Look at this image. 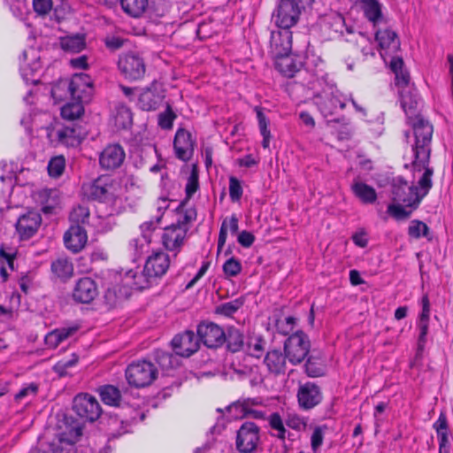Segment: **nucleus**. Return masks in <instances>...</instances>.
Returning <instances> with one entry per match:
<instances>
[{
    "mask_svg": "<svg viewBox=\"0 0 453 453\" xmlns=\"http://www.w3.org/2000/svg\"><path fill=\"white\" fill-rule=\"evenodd\" d=\"M422 176L418 180V187L409 184L402 177H396L392 184V196L395 203L406 207L417 209L421 200L428 194L432 188V176L434 171L430 167L422 168Z\"/></svg>",
    "mask_w": 453,
    "mask_h": 453,
    "instance_id": "obj_1",
    "label": "nucleus"
},
{
    "mask_svg": "<svg viewBox=\"0 0 453 453\" xmlns=\"http://www.w3.org/2000/svg\"><path fill=\"white\" fill-rule=\"evenodd\" d=\"M409 119L414 135V143L412 144L414 153L413 168L415 171H422V168L429 167L434 127L432 124L418 115L414 119L409 117Z\"/></svg>",
    "mask_w": 453,
    "mask_h": 453,
    "instance_id": "obj_2",
    "label": "nucleus"
},
{
    "mask_svg": "<svg viewBox=\"0 0 453 453\" xmlns=\"http://www.w3.org/2000/svg\"><path fill=\"white\" fill-rule=\"evenodd\" d=\"M170 265L169 256L163 251L153 252L146 260L142 274L132 271L127 273V278H133V285L136 288H144L151 278L164 275Z\"/></svg>",
    "mask_w": 453,
    "mask_h": 453,
    "instance_id": "obj_3",
    "label": "nucleus"
},
{
    "mask_svg": "<svg viewBox=\"0 0 453 453\" xmlns=\"http://www.w3.org/2000/svg\"><path fill=\"white\" fill-rule=\"evenodd\" d=\"M314 0H280L273 13L275 25L280 28L290 29L296 26L302 12Z\"/></svg>",
    "mask_w": 453,
    "mask_h": 453,
    "instance_id": "obj_4",
    "label": "nucleus"
},
{
    "mask_svg": "<svg viewBox=\"0 0 453 453\" xmlns=\"http://www.w3.org/2000/svg\"><path fill=\"white\" fill-rule=\"evenodd\" d=\"M156 365L147 360H140L130 364L126 369V378L129 385L134 388L150 386L157 377Z\"/></svg>",
    "mask_w": 453,
    "mask_h": 453,
    "instance_id": "obj_5",
    "label": "nucleus"
},
{
    "mask_svg": "<svg viewBox=\"0 0 453 453\" xmlns=\"http://www.w3.org/2000/svg\"><path fill=\"white\" fill-rule=\"evenodd\" d=\"M310 349L311 342L303 331L292 334L284 342V352L294 365L301 364L307 357Z\"/></svg>",
    "mask_w": 453,
    "mask_h": 453,
    "instance_id": "obj_6",
    "label": "nucleus"
},
{
    "mask_svg": "<svg viewBox=\"0 0 453 453\" xmlns=\"http://www.w3.org/2000/svg\"><path fill=\"white\" fill-rule=\"evenodd\" d=\"M118 184L109 176H100L86 189L88 196L103 203L113 204L118 196Z\"/></svg>",
    "mask_w": 453,
    "mask_h": 453,
    "instance_id": "obj_7",
    "label": "nucleus"
},
{
    "mask_svg": "<svg viewBox=\"0 0 453 453\" xmlns=\"http://www.w3.org/2000/svg\"><path fill=\"white\" fill-rule=\"evenodd\" d=\"M336 88L326 87L313 97L314 104L324 117L335 114L337 111L345 108V101Z\"/></svg>",
    "mask_w": 453,
    "mask_h": 453,
    "instance_id": "obj_8",
    "label": "nucleus"
},
{
    "mask_svg": "<svg viewBox=\"0 0 453 453\" xmlns=\"http://www.w3.org/2000/svg\"><path fill=\"white\" fill-rule=\"evenodd\" d=\"M118 67L121 74L130 81L142 79L146 71L143 58L139 54L134 52L120 55Z\"/></svg>",
    "mask_w": 453,
    "mask_h": 453,
    "instance_id": "obj_9",
    "label": "nucleus"
},
{
    "mask_svg": "<svg viewBox=\"0 0 453 453\" xmlns=\"http://www.w3.org/2000/svg\"><path fill=\"white\" fill-rule=\"evenodd\" d=\"M73 409L81 418L93 422L102 412L101 406L96 397L88 394H79L73 399Z\"/></svg>",
    "mask_w": 453,
    "mask_h": 453,
    "instance_id": "obj_10",
    "label": "nucleus"
},
{
    "mask_svg": "<svg viewBox=\"0 0 453 453\" xmlns=\"http://www.w3.org/2000/svg\"><path fill=\"white\" fill-rule=\"evenodd\" d=\"M259 441V428L252 422H245L237 431L236 449L242 453L253 452Z\"/></svg>",
    "mask_w": 453,
    "mask_h": 453,
    "instance_id": "obj_11",
    "label": "nucleus"
},
{
    "mask_svg": "<svg viewBox=\"0 0 453 453\" xmlns=\"http://www.w3.org/2000/svg\"><path fill=\"white\" fill-rule=\"evenodd\" d=\"M68 91L73 100L89 102L93 91L92 79L86 73H75L69 81Z\"/></svg>",
    "mask_w": 453,
    "mask_h": 453,
    "instance_id": "obj_12",
    "label": "nucleus"
},
{
    "mask_svg": "<svg viewBox=\"0 0 453 453\" xmlns=\"http://www.w3.org/2000/svg\"><path fill=\"white\" fill-rule=\"evenodd\" d=\"M81 434V427L79 426L67 427L50 443L52 453H76L74 445Z\"/></svg>",
    "mask_w": 453,
    "mask_h": 453,
    "instance_id": "obj_13",
    "label": "nucleus"
},
{
    "mask_svg": "<svg viewBox=\"0 0 453 453\" xmlns=\"http://www.w3.org/2000/svg\"><path fill=\"white\" fill-rule=\"evenodd\" d=\"M197 335L208 348H218L226 340V334L223 329L212 322H202L197 326Z\"/></svg>",
    "mask_w": 453,
    "mask_h": 453,
    "instance_id": "obj_14",
    "label": "nucleus"
},
{
    "mask_svg": "<svg viewBox=\"0 0 453 453\" xmlns=\"http://www.w3.org/2000/svg\"><path fill=\"white\" fill-rule=\"evenodd\" d=\"M172 346L177 356L188 357L198 350L200 342L193 331L187 330L173 337Z\"/></svg>",
    "mask_w": 453,
    "mask_h": 453,
    "instance_id": "obj_15",
    "label": "nucleus"
},
{
    "mask_svg": "<svg viewBox=\"0 0 453 453\" xmlns=\"http://www.w3.org/2000/svg\"><path fill=\"white\" fill-rule=\"evenodd\" d=\"M297 399L302 409L310 410L320 403L323 395L319 386L313 382H306L299 387Z\"/></svg>",
    "mask_w": 453,
    "mask_h": 453,
    "instance_id": "obj_16",
    "label": "nucleus"
},
{
    "mask_svg": "<svg viewBox=\"0 0 453 453\" xmlns=\"http://www.w3.org/2000/svg\"><path fill=\"white\" fill-rule=\"evenodd\" d=\"M188 232V227L180 225H171L164 229L162 234V243L164 247L170 251L178 252L184 243Z\"/></svg>",
    "mask_w": 453,
    "mask_h": 453,
    "instance_id": "obj_17",
    "label": "nucleus"
},
{
    "mask_svg": "<svg viewBox=\"0 0 453 453\" xmlns=\"http://www.w3.org/2000/svg\"><path fill=\"white\" fill-rule=\"evenodd\" d=\"M41 224V214L31 211L19 218L16 229L21 239L27 240L35 234Z\"/></svg>",
    "mask_w": 453,
    "mask_h": 453,
    "instance_id": "obj_18",
    "label": "nucleus"
},
{
    "mask_svg": "<svg viewBox=\"0 0 453 453\" xmlns=\"http://www.w3.org/2000/svg\"><path fill=\"white\" fill-rule=\"evenodd\" d=\"M97 295V285L90 277H83L77 280L73 292V299L81 303H89Z\"/></svg>",
    "mask_w": 453,
    "mask_h": 453,
    "instance_id": "obj_19",
    "label": "nucleus"
},
{
    "mask_svg": "<svg viewBox=\"0 0 453 453\" xmlns=\"http://www.w3.org/2000/svg\"><path fill=\"white\" fill-rule=\"evenodd\" d=\"M126 154L119 144H110L106 146L100 154V165L106 170L119 168L124 162Z\"/></svg>",
    "mask_w": 453,
    "mask_h": 453,
    "instance_id": "obj_20",
    "label": "nucleus"
},
{
    "mask_svg": "<svg viewBox=\"0 0 453 453\" xmlns=\"http://www.w3.org/2000/svg\"><path fill=\"white\" fill-rule=\"evenodd\" d=\"M173 147L179 159L189 160L194 152V142L191 134L185 129H178L175 134Z\"/></svg>",
    "mask_w": 453,
    "mask_h": 453,
    "instance_id": "obj_21",
    "label": "nucleus"
},
{
    "mask_svg": "<svg viewBox=\"0 0 453 453\" xmlns=\"http://www.w3.org/2000/svg\"><path fill=\"white\" fill-rule=\"evenodd\" d=\"M87 233L81 225H72L64 234V242L73 253L81 251L87 243Z\"/></svg>",
    "mask_w": 453,
    "mask_h": 453,
    "instance_id": "obj_22",
    "label": "nucleus"
},
{
    "mask_svg": "<svg viewBox=\"0 0 453 453\" xmlns=\"http://www.w3.org/2000/svg\"><path fill=\"white\" fill-rule=\"evenodd\" d=\"M270 43L276 56L288 55L292 48V33L288 28L273 31Z\"/></svg>",
    "mask_w": 453,
    "mask_h": 453,
    "instance_id": "obj_23",
    "label": "nucleus"
},
{
    "mask_svg": "<svg viewBox=\"0 0 453 453\" xmlns=\"http://www.w3.org/2000/svg\"><path fill=\"white\" fill-rule=\"evenodd\" d=\"M320 24L326 30L335 34L342 35L344 30L348 34H352L353 30L345 24L343 16L337 12H330L320 17Z\"/></svg>",
    "mask_w": 453,
    "mask_h": 453,
    "instance_id": "obj_24",
    "label": "nucleus"
},
{
    "mask_svg": "<svg viewBox=\"0 0 453 453\" xmlns=\"http://www.w3.org/2000/svg\"><path fill=\"white\" fill-rule=\"evenodd\" d=\"M287 358L285 352L272 349L266 353L264 363L270 372L280 374L285 372Z\"/></svg>",
    "mask_w": 453,
    "mask_h": 453,
    "instance_id": "obj_25",
    "label": "nucleus"
},
{
    "mask_svg": "<svg viewBox=\"0 0 453 453\" xmlns=\"http://www.w3.org/2000/svg\"><path fill=\"white\" fill-rule=\"evenodd\" d=\"M50 269L53 275L63 281L70 279L73 274V265L72 261L65 257H59L53 260Z\"/></svg>",
    "mask_w": 453,
    "mask_h": 453,
    "instance_id": "obj_26",
    "label": "nucleus"
},
{
    "mask_svg": "<svg viewBox=\"0 0 453 453\" xmlns=\"http://www.w3.org/2000/svg\"><path fill=\"white\" fill-rule=\"evenodd\" d=\"M351 190L355 196L364 203H373L377 199L375 189L361 180H355L351 184Z\"/></svg>",
    "mask_w": 453,
    "mask_h": 453,
    "instance_id": "obj_27",
    "label": "nucleus"
},
{
    "mask_svg": "<svg viewBox=\"0 0 453 453\" xmlns=\"http://www.w3.org/2000/svg\"><path fill=\"white\" fill-rule=\"evenodd\" d=\"M375 38L381 49L391 50L393 51L399 49L400 42L397 35L390 29L377 31Z\"/></svg>",
    "mask_w": 453,
    "mask_h": 453,
    "instance_id": "obj_28",
    "label": "nucleus"
},
{
    "mask_svg": "<svg viewBox=\"0 0 453 453\" xmlns=\"http://www.w3.org/2000/svg\"><path fill=\"white\" fill-rule=\"evenodd\" d=\"M60 47L68 53H79L84 50L86 42L82 35H66L60 38Z\"/></svg>",
    "mask_w": 453,
    "mask_h": 453,
    "instance_id": "obj_29",
    "label": "nucleus"
},
{
    "mask_svg": "<svg viewBox=\"0 0 453 453\" xmlns=\"http://www.w3.org/2000/svg\"><path fill=\"white\" fill-rule=\"evenodd\" d=\"M76 327L58 328L45 336V343L49 348H57L63 341L66 340L76 332Z\"/></svg>",
    "mask_w": 453,
    "mask_h": 453,
    "instance_id": "obj_30",
    "label": "nucleus"
},
{
    "mask_svg": "<svg viewBox=\"0 0 453 453\" xmlns=\"http://www.w3.org/2000/svg\"><path fill=\"white\" fill-rule=\"evenodd\" d=\"M401 105L406 114L411 113L418 104V95L416 89L408 88L400 91Z\"/></svg>",
    "mask_w": 453,
    "mask_h": 453,
    "instance_id": "obj_31",
    "label": "nucleus"
},
{
    "mask_svg": "<svg viewBox=\"0 0 453 453\" xmlns=\"http://www.w3.org/2000/svg\"><path fill=\"white\" fill-rule=\"evenodd\" d=\"M225 342L227 349L232 352H237L242 349L244 346V337L242 333L236 327L230 326L226 334Z\"/></svg>",
    "mask_w": 453,
    "mask_h": 453,
    "instance_id": "obj_32",
    "label": "nucleus"
},
{
    "mask_svg": "<svg viewBox=\"0 0 453 453\" xmlns=\"http://www.w3.org/2000/svg\"><path fill=\"white\" fill-rule=\"evenodd\" d=\"M228 227L232 234L237 233L239 226L238 219L235 215H232L229 219H225L221 224L218 239V254L226 243Z\"/></svg>",
    "mask_w": 453,
    "mask_h": 453,
    "instance_id": "obj_33",
    "label": "nucleus"
},
{
    "mask_svg": "<svg viewBox=\"0 0 453 453\" xmlns=\"http://www.w3.org/2000/svg\"><path fill=\"white\" fill-rule=\"evenodd\" d=\"M160 100L161 98L159 95L148 88L140 94L138 104L143 111H153L157 108Z\"/></svg>",
    "mask_w": 453,
    "mask_h": 453,
    "instance_id": "obj_34",
    "label": "nucleus"
},
{
    "mask_svg": "<svg viewBox=\"0 0 453 453\" xmlns=\"http://www.w3.org/2000/svg\"><path fill=\"white\" fill-rule=\"evenodd\" d=\"M120 4L127 14L138 18L147 9L148 0H120Z\"/></svg>",
    "mask_w": 453,
    "mask_h": 453,
    "instance_id": "obj_35",
    "label": "nucleus"
},
{
    "mask_svg": "<svg viewBox=\"0 0 453 453\" xmlns=\"http://www.w3.org/2000/svg\"><path fill=\"white\" fill-rule=\"evenodd\" d=\"M364 12L367 19L377 24L382 19V6L377 0H364Z\"/></svg>",
    "mask_w": 453,
    "mask_h": 453,
    "instance_id": "obj_36",
    "label": "nucleus"
},
{
    "mask_svg": "<svg viewBox=\"0 0 453 453\" xmlns=\"http://www.w3.org/2000/svg\"><path fill=\"white\" fill-rule=\"evenodd\" d=\"M102 401L108 405L118 406L119 404L121 395L119 390L112 385H105L100 388Z\"/></svg>",
    "mask_w": 453,
    "mask_h": 453,
    "instance_id": "obj_37",
    "label": "nucleus"
},
{
    "mask_svg": "<svg viewBox=\"0 0 453 453\" xmlns=\"http://www.w3.org/2000/svg\"><path fill=\"white\" fill-rule=\"evenodd\" d=\"M132 121L133 117L129 108L120 105L116 109L114 122L118 128L126 129L131 126Z\"/></svg>",
    "mask_w": 453,
    "mask_h": 453,
    "instance_id": "obj_38",
    "label": "nucleus"
},
{
    "mask_svg": "<svg viewBox=\"0 0 453 453\" xmlns=\"http://www.w3.org/2000/svg\"><path fill=\"white\" fill-rule=\"evenodd\" d=\"M57 137L60 143L66 146H74L79 143L76 130L73 127H64L57 130Z\"/></svg>",
    "mask_w": 453,
    "mask_h": 453,
    "instance_id": "obj_39",
    "label": "nucleus"
},
{
    "mask_svg": "<svg viewBox=\"0 0 453 453\" xmlns=\"http://www.w3.org/2000/svg\"><path fill=\"white\" fill-rule=\"evenodd\" d=\"M186 203V201H182L176 208V211L180 214V216L174 225H180L184 227H188L187 225L196 219V209L193 207L185 209Z\"/></svg>",
    "mask_w": 453,
    "mask_h": 453,
    "instance_id": "obj_40",
    "label": "nucleus"
},
{
    "mask_svg": "<svg viewBox=\"0 0 453 453\" xmlns=\"http://www.w3.org/2000/svg\"><path fill=\"white\" fill-rule=\"evenodd\" d=\"M83 103L84 102L73 100V103L66 104L62 107V117L70 120L78 119L83 113Z\"/></svg>",
    "mask_w": 453,
    "mask_h": 453,
    "instance_id": "obj_41",
    "label": "nucleus"
},
{
    "mask_svg": "<svg viewBox=\"0 0 453 453\" xmlns=\"http://www.w3.org/2000/svg\"><path fill=\"white\" fill-rule=\"evenodd\" d=\"M156 358L158 365L164 371H169L179 365L177 355L168 353L165 351H157Z\"/></svg>",
    "mask_w": 453,
    "mask_h": 453,
    "instance_id": "obj_42",
    "label": "nucleus"
},
{
    "mask_svg": "<svg viewBox=\"0 0 453 453\" xmlns=\"http://www.w3.org/2000/svg\"><path fill=\"white\" fill-rule=\"evenodd\" d=\"M278 61L276 63L279 71L285 76L292 77L294 73L298 70L296 65L294 63L293 58L288 55L276 56Z\"/></svg>",
    "mask_w": 453,
    "mask_h": 453,
    "instance_id": "obj_43",
    "label": "nucleus"
},
{
    "mask_svg": "<svg viewBox=\"0 0 453 453\" xmlns=\"http://www.w3.org/2000/svg\"><path fill=\"white\" fill-rule=\"evenodd\" d=\"M198 172L196 167V165H193L192 171L188 178L186 187H185V193H186V198L183 201L188 202L193 195L198 190L199 188V182H198Z\"/></svg>",
    "mask_w": 453,
    "mask_h": 453,
    "instance_id": "obj_44",
    "label": "nucleus"
},
{
    "mask_svg": "<svg viewBox=\"0 0 453 453\" xmlns=\"http://www.w3.org/2000/svg\"><path fill=\"white\" fill-rule=\"evenodd\" d=\"M414 209L406 207L397 203L396 204H389L388 207V212L397 220H403L410 218Z\"/></svg>",
    "mask_w": 453,
    "mask_h": 453,
    "instance_id": "obj_45",
    "label": "nucleus"
},
{
    "mask_svg": "<svg viewBox=\"0 0 453 453\" xmlns=\"http://www.w3.org/2000/svg\"><path fill=\"white\" fill-rule=\"evenodd\" d=\"M79 357L76 354H73L72 357L68 360H60L54 366L53 371L58 373L60 377H64L69 374L68 370L77 365Z\"/></svg>",
    "mask_w": 453,
    "mask_h": 453,
    "instance_id": "obj_46",
    "label": "nucleus"
},
{
    "mask_svg": "<svg viewBox=\"0 0 453 453\" xmlns=\"http://www.w3.org/2000/svg\"><path fill=\"white\" fill-rule=\"evenodd\" d=\"M65 168V160L63 156L52 157L48 164V173L50 176L58 178L62 175Z\"/></svg>",
    "mask_w": 453,
    "mask_h": 453,
    "instance_id": "obj_47",
    "label": "nucleus"
},
{
    "mask_svg": "<svg viewBox=\"0 0 453 453\" xmlns=\"http://www.w3.org/2000/svg\"><path fill=\"white\" fill-rule=\"evenodd\" d=\"M124 297L125 294L122 293L121 287L119 285L108 288L104 293V300L110 307L115 306Z\"/></svg>",
    "mask_w": 453,
    "mask_h": 453,
    "instance_id": "obj_48",
    "label": "nucleus"
},
{
    "mask_svg": "<svg viewBox=\"0 0 453 453\" xmlns=\"http://www.w3.org/2000/svg\"><path fill=\"white\" fill-rule=\"evenodd\" d=\"M242 305L243 300L242 298H237L219 305L216 308V312L225 316H231L235 313Z\"/></svg>",
    "mask_w": 453,
    "mask_h": 453,
    "instance_id": "obj_49",
    "label": "nucleus"
},
{
    "mask_svg": "<svg viewBox=\"0 0 453 453\" xmlns=\"http://www.w3.org/2000/svg\"><path fill=\"white\" fill-rule=\"evenodd\" d=\"M305 371L309 377H320L326 372L325 366L315 358L310 357L305 364Z\"/></svg>",
    "mask_w": 453,
    "mask_h": 453,
    "instance_id": "obj_50",
    "label": "nucleus"
},
{
    "mask_svg": "<svg viewBox=\"0 0 453 453\" xmlns=\"http://www.w3.org/2000/svg\"><path fill=\"white\" fill-rule=\"evenodd\" d=\"M265 342L261 337H252L247 342V352L255 357H260L265 349Z\"/></svg>",
    "mask_w": 453,
    "mask_h": 453,
    "instance_id": "obj_51",
    "label": "nucleus"
},
{
    "mask_svg": "<svg viewBox=\"0 0 453 453\" xmlns=\"http://www.w3.org/2000/svg\"><path fill=\"white\" fill-rule=\"evenodd\" d=\"M69 218L74 225L84 224L88 220L89 210L86 206L78 205L73 209Z\"/></svg>",
    "mask_w": 453,
    "mask_h": 453,
    "instance_id": "obj_52",
    "label": "nucleus"
},
{
    "mask_svg": "<svg viewBox=\"0 0 453 453\" xmlns=\"http://www.w3.org/2000/svg\"><path fill=\"white\" fill-rule=\"evenodd\" d=\"M429 228L426 224L419 220H412L408 228V234L411 237L418 239L421 236L428 234Z\"/></svg>",
    "mask_w": 453,
    "mask_h": 453,
    "instance_id": "obj_53",
    "label": "nucleus"
},
{
    "mask_svg": "<svg viewBox=\"0 0 453 453\" xmlns=\"http://www.w3.org/2000/svg\"><path fill=\"white\" fill-rule=\"evenodd\" d=\"M175 119L176 114L173 111L171 106L167 104L165 111L158 115V125L163 129H171Z\"/></svg>",
    "mask_w": 453,
    "mask_h": 453,
    "instance_id": "obj_54",
    "label": "nucleus"
},
{
    "mask_svg": "<svg viewBox=\"0 0 453 453\" xmlns=\"http://www.w3.org/2000/svg\"><path fill=\"white\" fill-rule=\"evenodd\" d=\"M242 271V265L239 260L230 257L223 265V272L226 277H235Z\"/></svg>",
    "mask_w": 453,
    "mask_h": 453,
    "instance_id": "obj_55",
    "label": "nucleus"
},
{
    "mask_svg": "<svg viewBox=\"0 0 453 453\" xmlns=\"http://www.w3.org/2000/svg\"><path fill=\"white\" fill-rule=\"evenodd\" d=\"M271 427L276 432V435L280 439L285 438L286 429L284 427L282 419L278 413H273L269 418Z\"/></svg>",
    "mask_w": 453,
    "mask_h": 453,
    "instance_id": "obj_56",
    "label": "nucleus"
},
{
    "mask_svg": "<svg viewBox=\"0 0 453 453\" xmlns=\"http://www.w3.org/2000/svg\"><path fill=\"white\" fill-rule=\"evenodd\" d=\"M41 68V65L39 61H35L31 67L28 66V64H24L21 66V73L24 79L27 82L36 83L37 80L34 77L35 76V73L38 72Z\"/></svg>",
    "mask_w": 453,
    "mask_h": 453,
    "instance_id": "obj_57",
    "label": "nucleus"
},
{
    "mask_svg": "<svg viewBox=\"0 0 453 453\" xmlns=\"http://www.w3.org/2000/svg\"><path fill=\"white\" fill-rule=\"evenodd\" d=\"M326 429V426H317L311 438V449L314 452H317L319 448L322 445L323 440H324V434L325 431Z\"/></svg>",
    "mask_w": 453,
    "mask_h": 453,
    "instance_id": "obj_58",
    "label": "nucleus"
},
{
    "mask_svg": "<svg viewBox=\"0 0 453 453\" xmlns=\"http://www.w3.org/2000/svg\"><path fill=\"white\" fill-rule=\"evenodd\" d=\"M229 196L233 202L239 201L242 196V185L235 177L229 179Z\"/></svg>",
    "mask_w": 453,
    "mask_h": 453,
    "instance_id": "obj_59",
    "label": "nucleus"
},
{
    "mask_svg": "<svg viewBox=\"0 0 453 453\" xmlns=\"http://www.w3.org/2000/svg\"><path fill=\"white\" fill-rule=\"evenodd\" d=\"M287 426L295 430H303L306 427V421L303 418L296 414H288L286 420Z\"/></svg>",
    "mask_w": 453,
    "mask_h": 453,
    "instance_id": "obj_60",
    "label": "nucleus"
},
{
    "mask_svg": "<svg viewBox=\"0 0 453 453\" xmlns=\"http://www.w3.org/2000/svg\"><path fill=\"white\" fill-rule=\"evenodd\" d=\"M418 327L420 331L418 337V347L423 348L428 333L429 319L419 318L418 322Z\"/></svg>",
    "mask_w": 453,
    "mask_h": 453,
    "instance_id": "obj_61",
    "label": "nucleus"
},
{
    "mask_svg": "<svg viewBox=\"0 0 453 453\" xmlns=\"http://www.w3.org/2000/svg\"><path fill=\"white\" fill-rule=\"evenodd\" d=\"M33 6L35 12L45 15L50 11L52 2L51 0H33Z\"/></svg>",
    "mask_w": 453,
    "mask_h": 453,
    "instance_id": "obj_62",
    "label": "nucleus"
},
{
    "mask_svg": "<svg viewBox=\"0 0 453 453\" xmlns=\"http://www.w3.org/2000/svg\"><path fill=\"white\" fill-rule=\"evenodd\" d=\"M44 194L49 197V199L47 200L46 204L42 207V211L45 213H50L57 205V202H55L54 199L58 196V190H46Z\"/></svg>",
    "mask_w": 453,
    "mask_h": 453,
    "instance_id": "obj_63",
    "label": "nucleus"
},
{
    "mask_svg": "<svg viewBox=\"0 0 453 453\" xmlns=\"http://www.w3.org/2000/svg\"><path fill=\"white\" fill-rule=\"evenodd\" d=\"M237 241L242 247L249 248L253 244L255 236L250 232L243 230L239 234Z\"/></svg>",
    "mask_w": 453,
    "mask_h": 453,
    "instance_id": "obj_64",
    "label": "nucleus"
}]
</instances>
